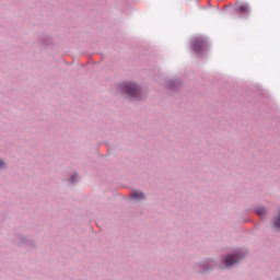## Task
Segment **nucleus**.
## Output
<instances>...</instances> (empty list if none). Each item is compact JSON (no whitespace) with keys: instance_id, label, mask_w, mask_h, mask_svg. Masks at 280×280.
<instances>
[{"instance_id":"nucleus-8","label":"nucleus","mask_w":280,"mask_h":280,"mask_svg":"<svg viewBox=\"0 0 280 280\" xmlns=\"http://www.w3.org/2000/svg\"><path fill=\"white\" fill-rule=\"evenodd\" d=\"M75 177H77V175H73V176L71 177L72 183L75 182Z\"/></svg>"},{"instance_id":"nucleus-2","label":"nucleus","mask_w":280,"mask_h":280,"mask_svg":"<svg viewBox=\"0 0 280 280\" xmlns=\"http://www.w3.org/2000/svg\"><path fill=\"white\" fill-rule=\"evenodd\" d=\"M205 47H207V43L202 39H196L192 43V49L196 54H200V51H205Z\"/></svg>"},{"instance_id":"nucleus-6","label":"nucleus","mask_w":280,"mask_h":280,"mask_svg":"<svg viewBox=\"0 0 280 280\" xmlns=\"http://www.w3.org/2000/svg\"><path fill=\"white\" fill-rule=\"evenodd\" d=\"M238 10H240V12H248V7L241 5V7H238Z\"/></svg>"},{"instance_id":"nucleus-1","label":"nucleus","mask_w":280,"mask_h":280,"mask_svg":"<svg viewBox=\"0 0 280 280\" xmlns=\"http://www.w3.org/2000/svg\"><path fill=\"white\" fill-rule=\"evenodd\" d=\"M122 90L127 95H131V97H137L139 95V86L135 83H125L121 85Z\"/></svg>"},{"instance_id":"nucleus-3","label":"nucleus","mask_w":280,"mask_h":280,"mask_svg":"<svg viewBox=\"0 0 280 280\" xmlns=\"http://www.w3.org/2000/svg\"><path fill=\"white\" fill-rule=\"evenodd\" d=\"M237 261H240V257H237V255H230L224 259L225 266H235Z\"/></svg>"},{"instance_id":"nucleus-7","label":"nucleus","mask_w":280,"mask_h":280,"mask_svg":"<svg viewBox=\"0 0 280 280\" xmlns=\"http://www.w3.org/2000/svg\"><path fill=\"white\" fill-rule=\"evenodd\" d=\"M4 166H5V163L2 160H0V170L1 167H4Z\"/></svg>"},{"instance_id":"nucleus-5","label":"nucleus","mask_w":280,"mask_h":280,"mask_svg":"<svg viewBox=\"0 0 280 280\" xmlns=\"http://www.w3.org/2000/svg\"><path fill=\"white\" fill-rule=\"evenodd\" d=\"M257 215H259L260 218H264V215H266V209L265 208H258L256 210Z\"/></svg>"},{"instance_id":"nucleus-4","label":"nucleus","mask_w":280,"mask_h":280,"mask_svg":"<svg viewBox=\"0 0 280 280\" xmlns=\"http://www.w3.org/2000/svg\"><path fill=\"white\" fill-rule=\"evenodd\" d=\"M131 198H133V200H143V198H145V195L141 191H133L131 194Z\"/></svg>"}]
</instances>
